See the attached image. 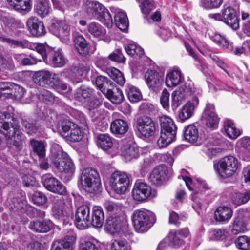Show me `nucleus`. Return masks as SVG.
Wrapping results in <instances>:
<instances>
[{"label": "nucleus", "mask_w": 250, "mask_h": 250, "mask_svg": "<svg viewBox=\"0 0 250 250\" xmlns=\"http://www.w3.org/2000/svg\"><path fill=\"white\" fill-rule=\"evenodd\" d=\"M0 132L9 141L13 142L18 150L21 149L23 134L12 112L0 111Z\"/></svg>", "instance_id": "1"}, {"label": "nucleus", "mask_w": 250, "mask_h": 250, "mask_svg": "<svg viewBox=\"0 0 250 250\" xmlns=\"http://www.w3.org/2000/svg\"><path fill=\"white\" fill-rule=\"evenodd\" d=\"M131 219L135 230L139 233L147 231L156 220L153 212L144 208L135 210Z\"/></svg>", "instance_id": "2"}, {"label": "nucleus", "mask_w": 250, "mask_h": 250, "mask_svg": "<svg viewBox=\"0 0 250 250\" xmlns=\"http://www.w3.org/2000/svg\"><path fill=\"white\" fill-rule=\"evenodd\" d=\"M238 166L237 159L231 155L224 157L219 161L214 162L213 164L216 172L223 178H229L234 175Z\"/></svg>", "instance_id": "3"}, {"label": "nucleus", "mask_w": 250, "mask_h": 250, "mask_svg": "<svg viewBox=\"0 0 250 250\" xmlns=\"http://www.w3.org/2000/svg\"><path fill=\"white\" fill-rule=\"evenodd\" d=\"M80 184L86 191L93 193L99 189L101 181L99 173L94 169L85 168L80 178Z\"/></svg>", "instance_id": "4"}, {"label": "nucleus", "mask_w": 250, "mask_h": 250, "mask_svg": "<svg viewBox=\"0 0 250 250\" xmlns=\"http://www.w3.org/2000/svg\"><path fill=\"white\" fill-rule=\"evenodd\" d=\"M109 182L112 190L119 195L125 194L130 185L128 174L125 172L118 171L112 174Z\"/></svg>", "instance_id": "5"}, {"label": "nucleus", "mask_w": 250, "mask_h": 250, "mask_svg": "<svg viewBox=\"0 0 250 250\" xmlns=\"http://www.w3.org/2000/svg\"><path fill=\"white\" fill-rule=\"evenodd\" d=\"M54 167L61 173L67 174L71 177L75 171V166L72 159L64 152H59L53 160Z\"/></svg>", "instance_id": "6"}, {"label": "nucleus", "mask_w": 250, "mask_h": 250, "mask_svg": "<svg viewBox=\"0 0 250 250\" xmlns=\"http://www.w3.org/2000/svg\"><path fill=\"white\" fill-rule=\"evenodd\" d=\"M52 210L53 215L62 221L63 224H71L72 211L71 209L65 206L63 200L54 199Z\"/></svg>", "instance_id": "7"}, {"label": "nucleus", "mask_w": 250, "mask_h": 250, "mask_svg": "<svg viewBox=\"0 0 250 250\" xmlns=\"http://www.w3.org/2000/svg\"><path fill=\"white\" fill-rule=\"evenodd\" d=\"M136 127L141 137L149 138L154 135L156 126L153 120L149 117L143 115L137 119Z\"/></svg>", "instance_id": "8"}, {"label": "nucleus", "mask_w": 250, "mask_h": 250, "mask_svg": "<svg viewBox=\"0 0 250 250\" xmlns=\"http://www.w3.org/2000/svg\"><path fill=\"white\" fill-rule=\"evenodd\" d=\"M249 223H250V208L240 210L233 221L231 231L235 235L244 233L249 229Z\"/></svg>", "instance_id": "9"}, {"label": "nucleus", "mask_w": 250, "mask_h": 250, "mask_svg": "<svg viewBox=\"0 0 250 250\" xmlns=\"http://www.w3.org/2000/svg\"><path fill=\"white\" fill-rule=\"evenodd\" d=\"M62 136L71 142H78L82 137V133L78 125L67 119L63 120L59 125Z\"/></svg>", "instance_id": "10"}, {"label": "nucleus", "mask_w": 250, "mask_h": 250, "mask_svg": "<svg viewBox=\"0 0 250 250\" xmlns=\"http://www.w3.org/2000/svg\"><path fill=\"white\" fill-rule=\"evenodd\" d=\"M49 30L63 42L70 40V27L65 21L53 20L48 27Z\"/></svg>", "instance_id": "11"}, {"label": "nucleus", "mask_w": 250, "mask_h": 250, "mask_svg": "<svg viewBox=\"0 0 250 250\" xmlns=\"http://www.w3.org/2000/svg\"><path fill=\"white\" fill-rule=\"evenodd\" d=\"M196 89L190 85H184L180 86L178 90L172 94L171 107L173 110L176 109L181 104L182 101L188 96L195 93Z\"/></svg>", "instance_id": "12"}, {"label": "nucleus", "mask_w": 250, "mask_h": 250, "mask_svg": "<svg viewBox=\"0 0 250 250\" xmlns=\"http://www.w3.org/2000/svg\"><path fill=\"white\" fill-rule=\"evenodd\" d=\"M75 223L79 229H84L89 227L90 221L88 206L83 205L77 208L75 212Z\"/></svg>", "instance_id": "13"}, {"label": "nucleus", "mask_w": 250, "mask_h": 250, "mask_svg": "<svg viewBox=\"0 0 250 250\" xmlns=\"http://www.w3.org/2000/svg\"><path fill=\"white\" fill-rule=\"evenodd\" d=\"M42 180L44 187L48 191L60 195L66 194V188L57 178L50 175H45L42 177Z\"/></svg>", "instance_id": "14"}, {"label": "nucleus", "mask_w": 250, "mask_h": 250, "mask_svg": "<svg viewBox=\"0 0 250 250\" xmlns=\"http://www.w3.org/2000/svg\"><path fill=\"white\" fill-rule=\"evenodd\" d=\"M146 83L151 90L157 92L163 83V79L155 70H148L145 74Z\"/></svg>", "instance_id": "15"}, {"label": "nucleus", "mask_w": 250, "mask_h": 250, "mask_svg": "<svg viewBox=\"0 0 250 250\" xmlns=\"http://www.w3.org/2000/svg\"><path fill=\"white\" fill-rule=\"evenodd\" d=\"M221 13L223 14V22L234 30L239 28V21L234 9L229 6L224 5Z\"/></svg>", "instance_id": "16"}, {"label": "nucleus", "mask_w": 250, "mask_h": 250, "mask_svg": "<svg viewBox=\"0 0 250 250\" xmlns=\"http://www.w3.org/2000/svg\"><path fill=\"white\" fill-rule=\"evenodd\" d=\"M89 70L90 65L87 62H83L80 63L77 66L76 73H72L71 68L64 70L63 73L68 74L73 83H78L86 76Z\"/></svg>", "instance_id": "17"}, {"label": "nucleus", "mask_w": 250, "mask_h": 250, "mask_svg": "<svg viewBox=\"0 0 250 250\" xmlns=\"http://www.w3.org/2000/svg\"><path fill=\"white\" fill-rule=\"evenodd\" d=\"M203 117L205 119L206 125L208 127L213 129L217 128L219 118L215 113L214 106L213 104H207Z\"/></svg>", "instance_id": "18"}, {"label": "nucleus", "mask_w": 250, "mask_h": 250, "mask_svg": "<svg viewBox=\"0 0 250 250\" xmlns=\"http://www.w3.org/2000/svg\"><path fill=\"white\" fill-rule=\"evenodd\" d=\"M151 193V187L144 183H136L132 191L133 199L143 201L148 198Z\"/></svg>", "instance_id": "19"}, {"label": "nucleus", "mask_w": 250, "mask_h": 250, "mask_svg": "<svg viewBox=\"0 0 250 250\" xmlns=\"http://www.w3.org/2000/svg\"><path fill=\"white\" fill-rule=\"evenodd\" d=\"M26 25L30 33L34 36L40 37L46 33L43 22L39 21L36 17L29 18L26 22Z\"/></svg>", "instance_id": "20"}, {"label": "nucleus", "mask_w": 250, "mask_h": 250, "mask_svg": "<svg viewBox=\"0 0 250 250\" xmlns=\"http://www.w3.org/2000/svg\"><path fill=\"white\" fill-rule=\"evenodd\" d=\"M121 154L126 162L137 159L140 156L139 149L130 144H123L121 148Z\"/></svg>", "instance_id": "21"}, {"label": "nucleus", "mask_w": 250, "mask_h": 250, "mask_svg": "<svg viewBox=\"0 0 250 250\" xmlns=\"http://www.w3.org/2000/svg\"><path fill=\"white\" fill-rule=\"evenodd\" d=\"M53 224L48 219L36 220L30 222L29 228L33 231L37 233H46L50 231L53 228Z\"/></svg>", "instance_id": "22"}, {"label": "nucleus", "mask_w": 250, "mask_h": 250, "mask_svg": "<svg viewBox=\"0 0 250 250\" xmlns=\"http://www.w3.org/2000/svg\"><path fill=\"white\" fill-rule=\"evenodd\" d=\"M48 63L54 67H62L68 62V59L64 56L61 49H58L55 51H52L48 58Z\"/></svg>", "instance_id": "23"}, {"label": "nucleus", "mask_w": 250, "mask_h": 250, "mask_svg": "<svg viewBox=\"0 0 250 250\" xmlns=\"http://www.w3.org/2000/svg\"><path fill=\"white\" fill-rule=\"evenodd\" d=\"M199 104L198 98L196 97H193L191 101L187 102L182 107L179 113V119L181 122L190 118L193 113L195 107Z\"/></svg>", "instance_id": "24"}, {"label": "nucleus", "mask_w": 250, "mask_h": 250, "mask_svg": "<svg viewBox=\"0 0 250 250\" xmlns=\"http://www.w3.org/2000/svg\"><path fill=\"white\" fill-rule=\"evenodd\" d=\"M237 144L239 148V158L245 161H250V137L241 138L238 141Z\"/></svg>", "instance_id": "25"}, {"label": "nucleus", "mask_w": 250, "mask_h": 250, "mask_svg": "<svg viewBox=\"0 0 250 250\" xmlns=\"http://www.w3.org/2000/svg\"><path fill=\"white\" fill-rule=\"evenodd\" d=\"M104 7L98 1H87L85 3L84 9L90 18L96 19L104 10Z\"/></svg>", "instance_id": "26"}, {"label": "nucleus", "mask_w": 250, "mask_h": 250, "mask_svg": "<svg viewBox=\"0 0 250 250\" xmlns=\"http://www.w3.org/2000/svg\"><path fill=\"white\" fill-rule=\"evenodd\" d=\"M160 123L161 127V132L171 134L173 136H176L177 127L171 118L163 115L160 117Z\"/></svg>", "instance_id": "27"}, {"label": "nucleus", "mask_w": 250, "mask_h": 250, "mask_svg": "<svg viewBox=\"0 0 250 250\" xmlns=\"http://www.w3.org/2000/svg\"><path fill=\"white\" fill-rule=\"evenodd\" d=\"M166 178V169L161 166L155 168L151 173L149 180L150 182L155 186L164 184Z\"/></svg>", "instance_id": "28"}, {"label": "nucleus", "mask_w": 250, "mask_h": 250, "mask_svg": "<svg viewBox=\"0 0 250 250\" xmlns=\"http://www.w3.org/2000/svg\"><path fill=\"white\" fill-rule=\"evenodd\" d=\"M233 214L232 209L227 206L219 207L214 212V218L218 222H228Z\"/></svg>", "instance_id": "29"}, {"label": "nucleus", "mask_w": 250, "mask_h": 250, "mask_svg": "<svg viewBox=\"0 0 250 250\" xmlns=\"http://www.w3.org/2000/svg\"><path fill=\"white\" fill-rule=\"evenodd\" d=\"M6 204L9 209L15 212L23 209L26 206V202L24 196H16L8 199Z\"/></svg>", "instance_id": "30"}, {"label": "nucleus", "mask_w": 250, "mask_h": 250, "mask_svg": "<svg viewBox=\"0 0 250 250\" xmlns=\"http://www.w3.org/2000/svg\"><path fill=\"white\" fill-rule=\"evenodd\" d=\"M114 13V21L117 27L122 31H125L129 25V21L126 14L120 10L113 11Z\"/></svg>", "instance_id": "31"}, {"label": "nucleus", "mask_w": 250, "mask_h": 250, "mask_svg": "<svg viewBox=\"0 0 250 250\" xmlns=\"http://www.w3.org/2000/svg\"><path fill=\"white\" fill-rule=\"evenodd\" d=\"M76 240V236L71 233L65 236L60 242V246H52L51 250H73V245Z\"/></svg>", "instance_id": "32"}, {"label": "nucleus", "mask_w": 250, "mask_h": 250, "mask_svg": "<svg viewBox=\"0 0 250 250\" xmlns=\"http://www.w3.org/2000/svg\"><path fill=\"white\" fill-rule=\"evenodd\" d=\"M123 218L121 215H110L106 221L107 229L113 233L118 231L121 228Z\"/></svg>", "instance_id": "33"}, {"label": "nucleus", "mask_w": 250, "mask_h": 250, "mask_svg": "<svg viewBox=\"0 0 250 250\" xmlns=\"http://www.w3.org/2000/svg\"><path fill=\"white\" fill-rule=\"evenodd\" d=\"M75 46L78 53L82 55L88 54L90 45L82 35L77 36L74 39Z\"/></svg>", "instance_id": "34"}, {"label": "nucleus", "mask_w": 250, "mask_h": 250, "mask_svg": "<svg viewBox=\"0 0 250 250\" xmlns=\"http://www.w3.org/2000/svg\"><path fill=\"white\" fill-rule=\"evenodd\" d=\"M104 215L103 209L100 207H95L93 209L92 220L90 224L94 227L100 228L104 224Z\"/></svg>", "instance_id": "35"}, {"label": "nucleus", "mask_w": 250, "mask_h": 250, "mask_svg": "<svg viewBox=\"0 0 250 250\" xmlns=\"http://www.w3.org/2000/svg\"><path fill=\"white\" fill-rule=\"evenodd\" d=\"M128 125L125 121L116 119L113 121L110 125L111 132L116 135H123L128 130Z\"/></svg>", "instance_id": "36"}, {"label": "nucleus", "mask_w": 250, "mask_h": 250, "mask_svg": "<svg viewBox=\"0 0 250 250\" xmlns=\"http://www.w3.org/2000/svg\"><path fill=\"white\" fill-rule=\"evenodd\" d=\"M104 94L114 104H120L123 101L122 92L118 87H114L112 89L109 88Z\"/></svg>", "instance_id": "37"}, {"label": "nucleus", "mask_w": 250, "mask_h": 250, "mask_svg": "<svg viewBox=\"0 0 250 250\" xmlns=\"http://www.w3.org/2000/svg\"><path fill=\"white\" fill-rule=\"evenodd\" d=\"M181 71L178 70H174L169 72L167 75L166 83L168 87H175L181 83Z\"/></svg>", "instance_id": "38"}, {"label": "nucleus", "mask_w": 250, "mask_h": 250, "mask_svg": "<svg viewBox=\"0 0 250 250\" xmlns=\"http://www.w3.org/2000/svg\"><path fill=\"white\" fill-rule=\"evenodd\" d=\"M184 136L188 142L191 143H195L199 138L198 130L195 125H189L185 128Z\"/></svg>", "instance_id": "39"}, {"label": "nucleus", "mask_w": 250, "mask_h": 250, "mask_svg": "<svg viewBox=\"0 0 250 250\" xmlns=\"http://www.w3.org/2000/svg\"><path fill=\"white\" fill-rule=\"evenodd\" d=\"M224 127L227 136L230 139H235L241 134L240 130L236 128L231 120H226L224 122Z\"/></svg>", "instance_id": "40"}, {"label": "nucleus", "mask_w": 250, "mask_h": 250, "mask_svg": "<svg viewBox=\"0 0 250 250\" xmlns=\"http://www.w3.org/2000/svg\"><path fill=\"white\" fill-rule=\"evenodd\" d=\"M89 33L96 38H103L106 34L105 29L100 24L96 22H91L87 26Z\"/></svg>", "instance_id": "41"}, {"label": "nucleus", "mask_w": 250, "mask_h": 250, "mask_svg": "<svg viewBox=\"0 0 250 250\" xmlns=\"http://www.w3.org/2000/svg\"><path fill=\"white\" fill-rule=\"evenodd\" d=\"M9 5L16 10L28 11L31 8L30 0H7Z\"/></svg>", "instance_id": "42"}, {"label": "nucleus", "mask_w": 250, "mask_h": 250, "mask_svg": "<svg viewBox=\"0 0 250 250\" xmlns=\"http://www.w3.org/2000/svg\"><path fill=\"white\" fill-rule=\"evenodd\" d=\"M250 199V191L248 190L244 192H236L231 197L232 202L237 206L247 203Z\"/></svg>", "instance_id": "43"}, {"label": "nucleus", "mask_w": 250, "mask_h": 250, "mask_svg": "<svg viewBox=\"0 0 250 250\" xmlns=\"http://www.w3.org/2000/svg\"><path fill=\"white\" fill-rule=\"evenodd\" d=\"M108 75L117 83L123 85L125 83V78L123 74L118 69L114 67L108 68L106 69Z\"/></svg>", "instance_id": "44"}, {"label": "nucleus", "mask_w": 250, "mask_h": 250, "mask_svg": "<svg viewBox=\"0 0 250 250\" xmlns=\"http://www.w3.org/2000/svg\"><path fill=\"white\" fill-rule=\"evenodd\" d=\"M108 75L117 83L123 85L125 83V78L123 74L118 69L114 67L108 68L106 69Z\"/></svg>", "instance_id": "45"}, {"label": "nucleus", "mask_w": 250, "mask_h": 250, "mask_svg": "<svg viewBox=\"0 0 250 250\" xmlns=\"http://www.w3.org/2000/svg\"><path fill=\"white\" fill-rule=\"evenodd\" d=\"M97 144L104 150H108L113 146L111 138L107 134H99L97 137Z\"/></svg>", "instance_id": "46"}, {"label": "nucleus", "mask_w": 250, "mask_h": 250, "mask_svg": "<svg viewBox=\"0 0 250 250\" xmlns=\"http://www.w3.org/2000/svg\"><path fill=\"white\" fill-rule=\"evenodd\" d=\"M93 90L89 87L83 86L77 89L76 98L81 102H84L92 95Z\"/></svg>", "instance_id": "47"}, {"label": "nucleus", "mask_w": 250, "mask_h": 250, "mask_svg": "<svg viewBox=\"0 0 250 250\" xmlns=\"http://www.w3.org/2000/svg\"><path fill=\"white\" fill-rule=\"evenodd\" d=\"M104 207L107 212L110 215H121V206L116 202L110 200H106L104 203Z\"/></svg>", "instance_id": "48"}, {"label": "nucleus", "mask_w": 250, "mask_h": 250, "mask_svg": "<svg viewBox=\"0 0 250 250\" xmlns=\"http://www.w3.org/2000/svg\"><path fill=\"white\" fill-rule=\"evenodd\" d=\"M30 143L33 152L38 155L40 158H42L45 156V146L42 142L35 139H31Z\"/></svg>", "instance_id": "49"}, {"label": "nucleus", "mask_w": 250, "mask_h": 250, "mask_svg": "<svg viewBox=\"0 0 250 250\" xmlns=\"http://www.w3.org/2000/svg\"><path fill=\"white\" fill-rule=\"evenodd\" d=\"M48 73L49 71L46 70H42L35 72L33 77L35 83L42 86L47 85V77H50L52 76H49Z\"/></svg>", "instance_id": "50"}, {"label": "nucleus", "mask_w": 250, "mask_h": 250, "mask_svg": "<svg viewBox=\"0 0 250 250\" xmlns=\"http://www.w3.org/2000/svg\"><path fill=\"white\" fill-rule=\"evenodd\" d=\"M95 84L102 93L105 94L110 86L112 85V83L109 81L106 77L99 76L96 78Z\"/></svg>", "instance_id": "51"}, {"label": "nucleus", "mask_w": 250, "mask_h": 250, "mask_svg": "<svg viewBox=\"0 0 250 250\" xmlns=\"http://www.w3.org/2000/svg\"><path fill=\"white\" fill-rule=\"evenodd\" d=\"M35 11L42 18L47 16L49 12L48 1L47 0L40 1L36 6Z\"/></svg>", "instance_id": "52"}, {"label": "nucleus", "mask_w": 250, "mask_h": 250, "mask_svg": "<svg viewBox=\"0 0 250 250\" xmlns=\"http://www.w3.org/2000/svg\"><path fill=\"white\" fill-rule=\"evenodd\" d=\"M96 18L107 27H111L113 24L112 16L109 11L104 7V10Z\"/></svg>", "instance_id": "53"}, {"label": "nucleus", "mask_w": 250, "mask_h": 250, "mask_svg": "<svg viewBox=\"0 0 250 250\" xmlns=\"http://www.w3.org/2000/svg\"><path fill=\"white\" fill-rule=\"evenodd\" d=\"M176 136L171 134L161 132V136L157 141V145L159 148L166 147L175 140Z\"/></svg>", "instance_id": "54"}, {"label": "nucleus", "mask_w": 250, "mask_h": 250, "mask_svg": "<svg viewBox=\"0 0 250 250\" xmlns=\"http://www.w3.org/2000/svg\"><path fill=\"white\" fill-rule=\"evenodd\" d=\"M126 53L130 56L134 57H141L144 55L143 49L135 44H129L125 47Z\"/></svg>", "instance_id": "55"}, {"label": "nucleus", "mask_w": 250, "mask_h": 250, "mask_svg": "<svg viewBox=\"0 0 250 250\" xmlns=\"http://www.w3.org/2000/svg\"><path fill=\"white\" fill-rule=\"evenodd\" d=\"M79 250H98L96 240L89 238L83 240L80 244Z\"/></svg>", "instance_id": "56"}, {"label": "nucleus", "mask_w": 250, "mask_h": 250, "mask_svg": "<svg viewBox=\"0 0 250 250\" xmlns=\"http://www.w3.org/2000/svg\"><path fill=\"white\" fill-rule=\"evenodd\" d=\"M128 99L131 102L135 103L139 101L142 98V95L139 89L133 86H129L126 89Z\"/></svg>", "instance_id": "57"}, {"label": "nucleus", "mask_w": 250, "mask_h": 250, "mask_svg": "<svg viewBox=\"0 0 250 250\" xmlns=\"http://www.w3.org/2000/svg\"><path fill=\"white\" fill-rule=\"evenodd\" d=\"M139 7L141 12L147 15L156 8V5L152 0H145L141 3Z\"/></svg>", "instance_id": "58"}, {"label": "nucleus", "mask_w": 250, "mask_h": 250, "mask_svg": "<svg viewBox=\"0 0 250 250\" xmlns=\"http://www.w3.org/2000/svg\"><path fill=\"white\" fill-rule=\"evenodd\" d=\"M223 0H201L200 5L207 10H211L220 7L222 4Z\"/></svg>", "instance_id": "59"}, {"label": "nucleus", "mask_w": 250, "mask_h": 250, "mask_svg": "<svg viewBox=\"0 0 250 250\" xmlns=\"http://www.w3.org/2000/svg\"><path fill=\"white\" fill-rule=\"evenodd\" d=\"M211 39L215 43L223 48H229L231 47V44L226 38L219 34H215Z\"/></svg>", "instance_id": "60"}, {"label": "nucleus", "mask_w": 250, "mask_h": 250, "mask_svg": "<svg viewBox=\"0 0 250 250\" xmlns=\"http://www.w3.org/2000/svg\"><path fill=\"white\" fill-rule=\"evenodd\" d=\"M111 250H130L128 242L123 239L115 240L111 245Z\"/></svg>", "instance_id": "61"}, {"label": "nucleus", "mask_w": 250, "mask_h": 250, "mask_svg": "<svg viewBox=\"0 0 250 250\" xmlns=\"http://www.w3.org/2000/svg\"><path fill=\"white\" fill-rule=\"evenodd\" d=\"M39 99L46 104H51L54 102V96L48 90L42 89L38 94Z\"/></svg>", "instance_id": "62"}, {"label": "nucleus", "mask_w": 250, "mask_h": 250, "mask_svg": "<svg viewBox=\"0 0 250 250\" xmlns=\"http://www.w3.org/2000/svg\"><path fill=\"white\" fill-rule=\"evenodd\" d=\"M165 241H168L171 245L175 246L181 245L184 242L183 239L177 234V231L170 232Z\"/></svg>", "instance_id": "63"}, {"label": "nucleus", "mask_w": 250, "mask_h": 250, "mask_svg": "<svg viewBox=\"0 0 250 250\" xmlns=\"http://www.w3.org/2000/svg\"><path fill=\"white\" fill-rule=\"evenodd\" d=\"M237 247L243 250H247L250 248V240L246 236L239 237L235 241Z\"/></svg>", "instance_id": "64"}]
</instances>
